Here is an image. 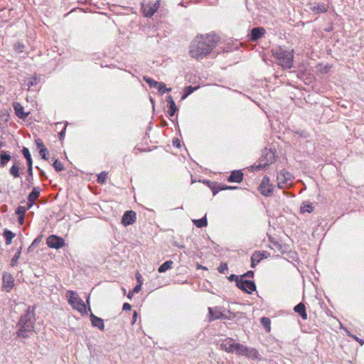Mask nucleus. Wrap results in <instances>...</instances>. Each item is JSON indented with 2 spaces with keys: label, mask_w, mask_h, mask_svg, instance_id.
I'll list each match as a JSON object with an SVG mask.
<instances>
[{
  "label": "nucleus",
  "mask_w": 364,
  "mask_h": 364,
  "mask_svg": "<svg viewBox=\"0 0 364 364\" xmlns=\"http://www.w3.org/2000/svg\"><path fill=\"white\" fill-rule=\"evenodd\" d=\"M213 195H215L218 193V191L213 189Z\"/></svg>",
  "instance_id": "64"
},
{
  "label": "nucleus",
  "mask_w": 364,
  "mask_h": 364,
  "mask_svg": "<svg viewBox=\"0 0 364 364\" xmlns=\"http://www.w3.org/2000/svg\"><path fill=\"white\" fill-rule=\"evenodd\" d=\"M237 277H238L237 276L235 275V274H232L229 277V280L230 281H232L233 279H235L236 281L237 279Z\"/></svg>",
  "instance_id": "57"
},
{
  "label": "nucleus",
  "mask_w": 364,
  "mask_h": 364,
  "mask_svg": "<svg viewBox=\"0 0 364 364\" xmlns=\"http://www.w3.org/2000/svg\"><path fill=\"white\" fill-rule=\"evenodd\" d=\"M26 161H27L28 169L33 168V167H32V165H33L32 159L29 158V159H26Z\"/></svg>",
  "instance_id": "49"
},
{
  "label": "nucleus",
  "mask_w": 364,
  "mask_h": 364,
  "mask_svg": "<svg viewBox=\"0 0 364 364\" xmlns=\"http://www.w3.org/2000/svg\"><path fill=\"white\" fill-rule=\"evenodd\" d=\"M26 181L28 182V185L32 184L33 181V168L28 169V176L26 177Z\"/></svg>",
  "instance_id": "43"
},
{
  "label": "nucleus",
  "mask_w": 364,
  "mask_h": 364,
  "mask_svg": "<svg viewBox=\"0 0 364 364\" xmlns=\"http://www.w3.org/2000/svg\"><path fill=\"white\" fill-rule=\"evenodd\" d=\"M24 222V216H18V223L22 225Z\"/></svg>",
  "instance_id": "55"
},
{
  "label": "nucleus",
  "mask_w": 364,
  "mask_h": 364,
  "mask_svg": "<svg viewBox=\"0 0 364 364\" xmlns=\"http://www.w3.org/2000/svg\"><path fill=\"white\" fill-rule=\"evenodd\" d=\"M174 245L178 247H179V248H181V249H183V248L185 247L184 245H180V244H177L176 242L174 243Z\"/></svg>",
  "instance_id": "62"
},
{
  "label": "nucleus",
  "mask_w": 364,
  "mask_h": 364,
  "mask_svg": "<svg viewBox=\"0 0 364 364\" xmlns=\"http://www.w3.org/2000/svg\"><path fill=\"white\" fill-rule=\"evenodd\" d=\"M217 38L213 36H197L189 47L191 56L197 60L205 58L216 46Z\"/></svg>",
  "instance_id": "1"
},
{
  "label": "nucleus",
  "mask_w": 364,
  "mask_h": 364,
  "mask_svg": "<svg viewBox=\"0 0 364 364\" xmlns=\"http://www.w3.org/2000/svg\"><path fill=\"white\" fill-rule=\"evenodd\" d=\"M21 250H22V248L19 247L18 249V250L16 251V252L15 253V255H14L13 258L11 259V265L12 267H14L17 264L18 260L20 258V256L21 254Z\"/></svg>",
  "instance_id": "30"
},
{
  "label": "nucleus",
  "mask_w": 364,
  "mask_h": 364,
  "mask_svg": "<svg viewBox=\"0 0 364 364\" xmlns=\"http://www.w3.org/2000/svg\"><path fill=\"white\" fill-rule=\"evenodd\" d=\"M47 153H48V150L46 149V147L45 149H41L39 151V154L41 155V156L42 157V159H43L44 160H47L48 158L46 156L47 155Z\"/></svg>",
  "instance_id": "45"
},
{
  "label": "nucleus",
  "mask_w": 364,
  "mask_h": 364,
  "mask_svg": "<svg viewBox=\"0 0 364 364\" xmlns=\"http://www.w3.org/2000/svg\"><path fill=\"white\" fill-rule=\"evenodd\" d=\"M14 286V279L11 274L5 273L2 278V289L6 292H10Z\"/></svg>",
  "instance_id": "13"
},
{
  "label": "nucleus",
  "mask_w": 364,
  "mask_h": 364,
  "mask_svg": "<svg viewBox=\"0 0 364 364\" xmlns=\"http://www.w3.org/2000/svg\"><path fill=\"white\" fill-rule=\"evenodd\" d=\"M144 80L149 85L150 87L156 88L159 82H157L149 77H144Z\"/></svg>",
  "instance_id": "32"
},
{
  "label": "nucleus",
  "mask_w": 364,
  "mask_h": 364,
  "mask_svg": "<svg viewBox=\"0 0 364 364\" xmlns=\"http://www.w3.org/2000/svg\"><path fill=\"white\" fill-rule=\"evenodd\" d=\"M11 155L6 151H1L0 153V165L4 166L10 160Z\"/></svg>",
  "instance_id": "23"
},
{
  "label": "nucleus",
  "mask_w": 364,
  "mask_h": 364,
  "mask_svg": "<svg viewBox=\"0 0 364 364\" xmlns=\"http://www.w3.org/2000/svg\"><path fill=\"white\" fill-rule=\"evenodd\" d=\"M136 317H137V312L136 311H134L133 313V316H132V323H134L136 322Z\"/></svg>",
  "instance_id": "51"
},
{
  "label": "nucleus",
  "mask_w": 364,
  "mask_h": 364,
  "mask_svg": "<svg viewBox=\"0 0 364 364\" xmlns=\"http://www.w3.org/2000/svg\"><path fill=\"white\" fill-rule=\"evenodd\" d=\"M266 33V31L262 27H255L251 30V33L249 35L250 41L255 42L258 39L261 38Z\"/></svg>",
  "instance_id": "16"
},
{
  "label": "nucleus",
  "mask_w": 364,
  "mask_h": 364,
  "mask_svg": "<svg viewBox=\"0 0 364 364\" xmlns=\"http://www.w3.org/2000/svg\"><path fill=\"white\" fill-rule=\"evenodd\" d=\"M272 54L277 65L284 69L293 67L294 50L282 46H277L272 49Z\"/></svg>",
  "instance_id": "3"
},
{
  "label": "nucleus",
  "mask_w": 364,
  "mask_h": 364,
  "mask_svg": "<svg viewBox=\"0 0 364 364\" xmlns=\"http://www.w3.org/2000/svg\"><path fill=\"white\" fill-rule=\"evenodd\" d=\"M177 111V107H176V105L175 103H172V105H171L169 106V109H168V114L171 117L173 116L176 113V112Z\"/></svg>",
  "instance_id": "42"
},
{
  "label": "nucleus",
  "mask_w": 364,
  "mask_h": 364,
  "mask_svg": "<svg viewBox=\"0 0 364 364\" xmlns=\"http://www.w3.org/2000/svg\"><path fill=\"white\" fill-rule=\"evenodd\" d=\"M4 235L6 238V245L11 244L12 239L15 237V234L8 230H4Z\"/></svg>",
  "instance_id": "28"
},
{
  "label": "nucleus",
  "mask_w": 364,
  "mask_h": 364,
  "mask_svg": "<svg viewBox=\"0 0 364 364\" xmlns=\"http://www.w3.org/2000/svg\"><path fill=\"white\" fill-rule=\"evenodd\" d=\"M353 338H354L360 345H363L364 341L362 339H360L355 336H353Z\"/></svg>",
  "instance_id": "53"
},
{
  "label": "nucleus",
  "mask_w": 364,
  "mask_h": 364,
  "mask_svg": "<svg viewBox=\"0 0 364 364\" xmlns=\"http://www.w3.org/2000/svg\"><path fill=\"white\" fill-rule=\"evenodd\" d=\"M41 188L39 187H34L32 191L28 196V208H31L35 200L39 197Z\"/></svg>",
  "instance_id": "17"
},
{
  "label": "nucleus",
  "mask_w": 364,
  "mask_h": 364,
  "mask_svg": "<svg viewBox=\"0 0 364 364\" xmlns=\"http://www.w3.org/2000/svg\"><path fill=\"white\" fill-rule=\"evenodd\" d=\"M28 208H25L23 206H18L16 210V215H18V216H24L25 215V213L26 212V210H28Z\"/></svg>",
  "instance_id": "38"
},
{
  "label": "nucleus",
  "mask_w": 364,
  "mask_h": 364,
  "mask_svg": "<svg viewBox=\"0 0 364 364\" xmlns=\"http://www.w3.org/2000/svg\"><path fill=\"white\" fill-rule=\"evenodd\" d=\"M259 191L264 196H269L274 191V186L270 183V179L268 176L263 177L259 185Z\"/></svg>",
  "instance_id": "9"
},
{
  "label": "nucleus",
  "mask_w": 364,
  "mask_h": 364,
  "mask_svg": "<svg viewBox=\"0 0 364 364\" xmlns=\"http://www.w3.org/2000/svg\"><path fill=\"white\" fill-rule=\"evenodd\" d=\"M236 285L239 289L248 294L256 290V285L253 281L244 280L242 277H237Z\"/></svg>",
  "instance_id": "7"
},
{
  "label": "nucleus",
  "mask_w": 364,
  "mask_h": 364,
  "mask_svg": "<svg viewBox=\"0 0 364 364\" xmlns=\"http://www.w3.org/2000/svg\"><path fill=\"white\" fill-rule=\"evenodd\" d=\"M221 318L222 319H228L231 320L235 317V314L234 313L230 312V311H228L227 312L223 311L222 314Z\"/></svg>",
  "instance_id": "34"
},
{
  "label": "nucleus",
  "mask_w": 364,
  "mask_h": 364,
  "mask_svg": "<svg viewBox=\"0 0 364 364\" xmlns=\"http://www.w3.org/2000/svg\"><path fill=\"white\" fill-rule=\"evenodd\" d=\"M136 213L134 210H127L124 213L122 218V223L124 226L133 224L136 221Z\"/></svg>",
  "instance_id": "15"
},
{
  "label": "nucleus",
  "mask_w": 364,
  "mask_h": 364,
  "mask_svg": "<svg viewBox=\"0 0 364 364\" xmlns=\"http://www.w3.org/2000/svg\"><path fill=\"white\" fill-rule=\"evenodd\" d=\"M36 321L34 309L28 306L23 315H22L18 323V330L16 332L18 337L23 338H28L34 331V323Z\"/></svg>",
  "instance_id": "2"
},
{
  "label": "nucleus",
  "mask_w": 364,
  "mask_h": 364,
  "mask_svg": "<svg viewBox=\"0 0 364 364\" xmlns=\"http://www.w3.org/2000/svg\"><path fill=\"white\" fill-rule=\"evenodd\" d=\"M254 275V272L252 271H248L245 274V276H247V277H252Z\"/></svg>",
  "instance_id": "54"
},
{
  "label": "nucleus",
  "mask_w": 364,
  "mask_h": 364,
  "mask_svg": "<svg viewBox=\"0 0 364 364\" xmlns=\"http://www.w3.org/2000/svg\"><path fill=\"white\" fill-rule=\"evenodd\" d=\"M264 154V159L257 166L258 169L264 168L274 161L275 155L272 151L266 149Z\"/></svg>",
  "instance_id": "11"
},
{
  "label": "nucleus",
  "mask_w": 364,
  "mask_h": 364,
  "mask_svg": "<svg viewBox=\"0 0 364 364\" xmlns=\"http://www.w3.org/2000/svg\"><path fill=\"white\" fill-rule=\"evenodd\" d=\"M66 125L64 126L63 130L59 133L60 140H62L65 134Z\"/></svg>",
  "instance_id": "47"
},
{
  "label": "nucleus",
  "mask_w": 364,
  "mask_h": 364,
  "mask_svg": "<svg viewBox=\"0 0 364 364\" xmlns=\"http://www.w3.org/2000/svg\"><path fill=\"white\" fill-rule=\"evenodd\" d=\"M159 1H156L155 3L142 4L141 9L144 15L146 17H151L159 9Z\"/></svg>",
  "instance_id": "10"
},
{
  "label": "nucleus",
  "mask_w": 364,
  "mask_h": 364,
  "mask_svg": "<svg viewBox=\"0 0 364 364\" xmlns=\"http://www.w3.org/2000/svg\"><path fill=\"white\" fill-rule=\"evenodd\" d=\"M243 179V173L240 171H234L229 176L228 181L232 183H240Z\"/></svg>",
  "instance_id": "20"
},
{
  "label": "nucleus",
  "mask_w": 364,
  "mask_h": 364,
  "mask_svg": "<svg viewBox=\"0 0 364 364\" xmlns=\"http://www.w3.org/2000/svg\"><path fill=\"white\" fill-rule=\"evenodd\" d=\"M53 166L56 171H61L64 168V166L62 164V163L58 159L55 160V161L53 164Z\"/></svg>",
  "instance_id": "37"
},
{
  "label": "nucleus",
  "mask_w": 364,
  "mask_h": 364,
  "mask_svg": "<svg viewBox=\"0 0 364 364\" xmlns=\"http://www.w3.org/2000/svg\"><path fill=\"white\" fill-rule=\"evenodd\" d=\"M237 346L239 343H236L234 339L227 338L221 341L220 348L227 353H235L237 354Z\"/></svg>",
  "instance_id": "8"
},
{
  "label": "nucleus",
  "mask_w": 364,
  "mask_h": 364,
  "mask_svg": "<svg viewBox=\"0 0 364 364\" xmlns=\"http://www.w3.org/2000/svg\"><path fill=\"white\" fill-rule=\"evenodd\" d=\"M25 46L22 43H17L14 45V50L18 53H22L24 50Z\"/></svg>",
  "instance_id": "39"
},
{
  "label": "nucleus",
  "mask_w": 364,
  "mask_h": 364,
  "mask_svg": "<svg viewBox=\"0 0 364 364\" xmlns=\"http://www.w3.org/2000/svg\"><path fill=\"white\" fill-rule=\"evenodd\" d=\"M33 85H34V82L33 81H31L28 82V87H30L33 86Z\"/></svg>",
  "instance_id": "63"
},
{
  "label": "nucleus",
  "mask_w": 364,
  "mask_h": 364,
  "mask_svg": "<svg viewBox=\"0 0 364 364\" xmlns=\"http://www.w3.org/2000/svg\"><path fill=\"white\" fill-rule=\"evenodd\" d=\"M208 311H209V319L210 321L220 319L221 318L223 311L222 309L220 307H215L211 308L208 307Z\"/></svg>",
  "instance_id": "18"
},
{
  "label": "nucleus",
  "mask_w": 364,
  "mask_h": 364,
  "mask_svg": "<svg viewBox=\"0 0 364 364\" xmlns=\"http://www.w3.org/2000/svg\"><path fill=\"white\" fill-rule=\"evenodd\" d=\"M86 303L88 305V306H90V296H87V300H86ZM88 310L91 311L90 307H88Z\"/></svg>",
  "instance_id": "61"
},
{
  "label": "nucleus",
  "mask_w": 364,
  "mask_h": 364,
  "mask_svg": "<svg viewBox=\"0 0 364 364\" xmlns=\"http://www.w3.org/2000/svg\"><path fill=\"white\" fill-rule=\"evenodd\" d=\"M309 9L315 14H321L328 11V6L323 3H312L309 4Z\"/></svg>",
  "instance_id": "14"
},
{
  "label": "nucleus",
  "mask_w": 364,
  "mask_h": 364,
  "mask_svg": "<svg viewBox=\"0 0 364 364\" xmlns=\"http://www.w3.org/2000/svg\"><path fill=\"white\" fill-rule=\"evenodd\" d=\"M13 107L15 111V114L16 116L20 118L25 119L28 116V112H25L23 111V107L18 102H14L13 104Z\"/></svg>",
  "instance_id": "19"
},
{
  "label": "nucleus",
  "mask_w": 364,
  "mask_h": 364,
  "mask_svg": "<svg viewBox=\"0 0 364 364\" xmlns=\"http://www.w3.org/2000/svg\"><path fill=\"white\" fill-rule=\"evenodd\" d=\"M228 269V264L225 262H222L218 268L220 273L224 274Z\"/></svg>",
  "instance_id": "40"
},
{
  "label": "nucleus",
  "mask_w": 364,
  "mask_h": 364,
  "mask_svg": "<svg viewBox=\"0 0 364 364\" xmlns=\"http://www.w3.org/2000/svg\"><path fill=\"white\" fill-rule=\"evenodd\" d=\"M90 320H91L92 325L93 326L97 327L100 330L104 329V328H105L104 321L101 318H99V317L96 316L95 315H94L93 314H91Z\"/></svg>",
  "instance_id": "21"
},
{
  "label": "nucleus",
  "mask_w": 364,
  "mask_h": 364,
  "mask_svg": "<svg viewBox=\"0 0 364 364\" xmlns=\"http://www.w3.org/2000/svg\"><path fill=\"white\" fill-rule=\"evenodd\" d=\"M131 309H132V306H131V305H130L129 304H128V303H124V304H123L122 309H123L124 311H129V310H131Z\"/></svg>",
  "instance_id": "48"
},
{
  "label": "nucleus",
  "mask_w": 364,
  "mask_h": 364,
  "mask_svg": "<svg viewBox=\"0 0 364 364\" xmlns=\"http://www.w3.org/2000/svg\"><path fill=\"white\" fill-rule=\"evenodd\" d=\"M173 261L168 260L163 263L158 269L159 272L163 273L170 269L173 265Z\"/></svg>",
  "instance_id": "25"
},
{
  "label": "nucleus",
  "mask_w": 364,
  "mask_h": 364,
  "mask_svg": "<svg viewBox=\"0 0 364 364\" xmlns=\"http://www.w3.org/2000/svg\"><path fill=\"white\" fill-rule=\"evenodd\" d=\"M35 144L36 145V147L37 149H38V151H40L41 149H45L46 146L43 142V141L41 139H36L35 140Z\"/></svg>",
  "instance_id": "41"
},
{
  "label": "nucleus",
  "mask_w": 364,
  "mask_h": 364,
  "mask_svg": "<svg viewBox=\"0 0 364 364\" xmlns=\"http://www.w3.org/2000/svg\"><path fill=\"white\" fill-rule=\"evenodd\" d=\"M141 275L139 273H137L136 274V279H137V282L139 284V282H141Z\"/></svg>",
  "instance_id": "58"
},
{
  "label": "nucleus",
  "mask_w": 364,
  "mask_h": 364,
  "mask_svg": "<svg viewBox=\"0 0 364 364\" xmlns=\"http://www.w3.org/2000/svg\"><path fill=\"white\" fill-rule=\"evenodd\" d=\"M134 294H135V293H134V292H133V291H130L129 292L128 295H127V297H128L129 299H131V298L133 296Z\"/></svg>",
  "instance_id": "60"
},
{
  "label": "nucleus",
  "mask_w": 364,
  "mask_h": 364,
  "mask_svg": "<svg viewBox=\"0 0 364 364\" xmlns=\"http://www.w3.org/2000/svg\"><path fill=\"white\" fill-rule=\"evenodd\" d=\"M237 355H243L252 360L260 359V355L256 348L247 347L241 343L237 346Z\"/></svg>",
  "instance_id": "5"
},
{
  "label": "nucleus",
  "mask_w": 364,
  "mask_h": 364,
  "mask_svg": "<svg viewBox=\"0 0 364 364\" xmlns=\"http://www.w3.org/2000/svg\"><path fill=\"white\" fill-rule=\"evenodd\" d=\"M277 179L278 188H283L285 186L291 184L293 176L290 172L282 170L277 173Z\"/></svg>",
  "instance_id": "6"
},
{
  "label": "nucleus",
  "mask_w": 364,
  "mask_h": 364,
  "mask_svg": "<svg viewBox=\"0 0 364 364\" xmlns=\"http://www.w3.org/2000/svg\"><path fill=\"white\" fill-rule=\"evenodd\" d=\"M198 89V87L187 86L184 88V94L182 96V99L186 98L188 95L193 93Z\"/></svg>",
  "instance_id": "31"
},
{
  "label": "nucleus",
  "mask_w": 364,
  "mask_h": 364,
  "mask_svg": "<svg viewBox=\"0 0 364 364\" xmlns=\"http://www.w3.org/2000/svg\"><path fill=\"white\" fill-rule=\"evenodd\" d=\"M173 146H175L176 147H179L180 146V143H179L178 139L173 140Z\"/></svg>",
  "instance_id": "56"
},
{
  "label": "nucleus",
  "mask_w": 364,
  "mask_h": 364,
  "mask_svg": "<svg viewBox=\"0 0 364 364\" xmlns=\"http://www.w3.org/2000/svg\"><path fill=\"white\" fill-rule=\"evenodd\" d=\"M141 284H142V282H139V284H138L134 289H133V292L134 293H138L140 290H141Z\"/></svg>",
  "instance_id": "46"
},
{
  "label": "nucleus",
  "mask_w": 364,
  "mask_h": 364,
  "mask_svg": "<svg viewBox=\"0 0 364 364\" xmlns=\"http://www.w3.org/2000/svg\"><path fill=\"white\" fill-rule=\"evenodd\" d=\"M300 211L302 213H311L314 211V207H313L312 204H311L309 203H304L301 205Z\"/></svg>",
  "instance_id": "27"
},
{
  "label": "nucleus",
  "mask_w": 364,
  "mask_h": 364,
  "mask_svg": "<svg viewBox=\"0 0 364 364\" xmlns=\"http://www.w3.org/2000/svg\"><path fill=\"white\" fill-rule=\"evenodd\" d=\"M270 320L269 318L262 317L261 318V323L263 325L264 328H267V331H270Z\"/></svg>",
  "instance_id": "36"
},
{
  "label": "nucleus",
  "mask_w": 364,
  "mask_h": 364,
  "mask_svg": "<svg viewBox=\"0 0 364 364\" xmlns=\"http://www.w3.org/2000/svg\"><path fill=\"white\" fill-rule=\"evenodd\" d=\"M107 172H105V171L101 172L97 176V183H101V184L105 183L106 180H107Z\"/></svg>",
  "instance_id": "33"
},
{
  "label": "nucleus",
  "mask_w": 364,
  "mask_h": 364,
  "mask_svg": "<svg viewBox=\"0 0 364 364\" xmlns=\"http://www.w3.org/2000/svg\"><path fill=\"white\" fill-rule=\"evenodd\" d=\"M9 173L14 177V178H17L19 176V168L18 166L16 165H13L10 170H9Z\"/></svg>",
  "instance_id": "35"
},
{
  "label": "nucleus",
  "mask_w": 364,
  "mask_h": 364,
  "mask_svg": "<svg viewBox=\"0 0 364 364\" xmlns=\"http://www.w3.org/2000/svg\"><path fill=\"white\" fill-rule=\"evenodd\" d=\"M22 153H23V156L26 158V159L31 158L30 151L28 148L23 147L22 149Z\"/></svg>",
  "instance_id": "44"
},
{
  "label": "nucleus",
  "mask_w": 364,
  "mask_h": 364,
  "mask_svg": "<svg viewBox=\"0 0 364 364\" xmlns=\"http://www.w3.org/2000/svg\"><path fill=\"white\" fill-rule=\"evenodd\" d=\"M257 253H259L261 255V257H262V259L263 258H266L267 257V252H264V251H262V252H256Z\"/></svg>",
  "instance_id": "52"
},
{
  "label": "nucleus",
  "mask_w": 364,
  "mask_h": 364,
  "mask_svg": "<svg viewBox=\"0 0 364 364\" xmlns=\"http://www.w3.org/2000/svg\"><path fill=\"white\" fill-rule=\"evenodd\" d=\"M66 296L68 298V303L74 309L78 311L82 314H87L86 304L76 292L73 291H68Z\"/></svg>",
  "instance_id": "4"
},
{
  "label": "nucleus",
  "mask_w": 364,
  "mask_h": 364,
  "mask_svg": "<svg viewBox=\"0 0 364 364\" xmlns=\"http://www.w3.org/2000/svg\"><path fill=\"white\" fill-rule=\"evenodd\" d=\"M294 310L295 312L299 314L300 316L304 319H307V314L306 312V307L303 303H299L294 306Z\"/></svg>",
  "instance_id": "22"
},
{
  "label": "nucleus",
  "mask_w": 364,
  "mask_h": 364,
  "mask_svg": "<svg viewBox=\"0 0 364 364\" xmlns=\"http://www.w3.org/2000/svg\"><path fill=\"white\" fill-rule=\"evenodd\" d=\"M156 89L158 90L161 95H164L166 92L171 91V88H167L165 83L162 82H159V85H157Z\"/></svg>",
  "instance_id": "29"
},
{
  "label": "nucleus",
  "mask_w": 364,
  "mask_h": 364,
  "mask_svg": "<svg viewBox=\"0 0 364 364\" xmlns=\"http://www.w3.org/2000/svg\"><path fill=\"white\" fill-rule=\"evenodd\" d=\"M193 224L198 228L206 227L208 225L206 217H203L201 219H193L192 220Z\"/></svg>",
  "instance_id": "24"
},
{
  "label": "nucleus",
  "mask_w": 364,
  "mask_h": 364,
  "mask_svg": "<svg viewBox=\"0 0 364 364\" xmlns=\"http://www.w3.org/2000/svg\"><path fill=\"white\" fill-rule=\"evenodd\" d=\"M234 188H236V187H232V186H225V187H222L220 189H221V190H225V189H234Z\"/></svg>",
  "instance_id": "59"
},
{
  "label": "nucleus",
  "mask_w": 364,
  "mask_h": 364,
  "mask_svg": "<svg viewBox=\"0 0 364 364\" xmlns=\"http://www.w3.org/2000/svg\"><path fill=\"white\" fill-rule=\"evenodd\" d=\"M166 101L170 105H172V103H175L171 95L167 97Z\"/></svg>",
  "instance_id": "50"
},
{
  "label": "nucleus",
  "mask_w": 364,
  "mask_h": 364,
  "mask_svg": "<svg viewBox=\"0 0 364 364\" xmlns=\"http://www.w3.org/2000/svg\"><path fill=\"white\" fill-rule=\"evenodd\" d=\"M262 260L261 255L257 253L256 252L252 254L251 257V267L252 268L255 267V266Z\"/></svg>",
  "instance_id": "26"
},
{
  "label": "nucleus",
  "mask_w": 364,
  "mask_h": 364,
  "mask_svg": "<svg viewBox=\"0 0 364 364\" xmlns=\"http://www.w3.org/2000/svg\"><path fill=\"white\" fill-rule=\"evenodd\" d=\"M46 243L49 247L59 249L65 245V240L62 237L53 235L47 238Z\"/></svg>",
  "instance_id": "12"
}]
</instances>
